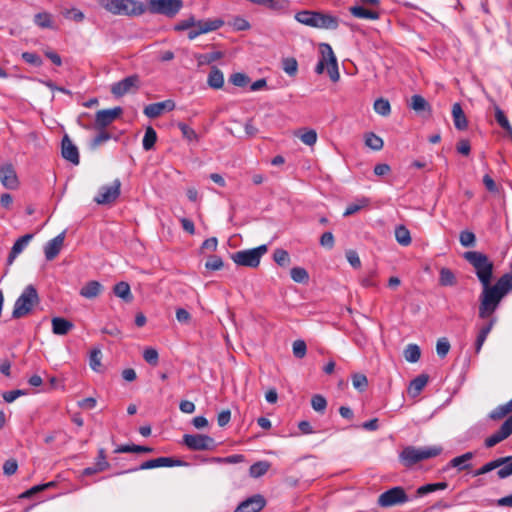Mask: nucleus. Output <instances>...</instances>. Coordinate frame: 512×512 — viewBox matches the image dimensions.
Masks as SVG:
<instances>
[{
	"label": "nucleus",
	"mask_w": 512,
	"mask_h": 512,
	"mask_svg": "<svg viewBox=\"0 0 512 512\" xmlns=\"http://www.w3.org/2000/svg\"><path fill=\"white\" fill-rule=\"evenodd\" d=\"M121 181L115 179L109 185H103L99 188L98 194L94 197V201L99 205H107L116 201L120 196Z\"/></svg>",
	"instance_id": "obj_11"
},
{
	"label": "nucleus",
	"mask_w": 512,
	"mask_h": 512,
	"mask_svg": "<svg viewBox=\"0 0 512 512\" xmlns=\"http://www.w3.org/2000/svg\"><path fill=\"white\" fill-rule=\"evenodd\" d=\"M292 280L296 283H307L309 280V274L305 268L293 267L290 271Z\"/></svg>",
	"instance_id": "obj_50"
},
{
	"label": "nucleus",
	"mask_w": 512,
	"mask_h": 512,
	"mask_svg": "<svg viewBox=\"0 0 512 512\" xmlns=\"http://www.w3.org/2000/svg\"><path fill=\"white\" fill-rule=\"evenodd\" d=\"M421 350L416 344H409L404 350V358L410 363H415L420 359Z\"/></svg>",
	"instance_id": "obj_45"
},
{
	"label": "nucleus",
	"mask_w": 512,
	"mask_h": 512,
	"mask_svg": "<svg viewBox=\"0 0 512 512\" xmlns=\"http://www.w3.org/2000/svg\"><path fill=\"white\" fill-rule=\"evenodd\" d=\"M452 117L454 126L458 130H465L468 127V121L460 103H454L452 106Z\"/></svg>",
	"instance_id": "obj_29"
},
{
	"label": "nucleus",
	"mask_w": 512,
	"mask_h": 512,
	"mask_svg": "<svg viewBox=\"0 0 512 512\" xmlns=\"http://www.w3.org/2000/svg\"><path fill=\"white\" fill-rule=\"evenodd\" d=\"M464 258L473 266L482 286L489 285L493 275V263L489 258L479 251H467L464 253Z\"/></svg>",
	"instance_id": "obj_3"
},
{
	"label": "nucleus",
	"mask_w": 512,
	"mask_h": 512,
	"mask_svg": "<svg viewBox=\"0 0 512 512\" xmlns=\"http://www.w3.org/2000/svg\"><path fill=\"white\" fill-rule=\"evenodd\" d=\"M495 119L502 129L512 137V126L510 125L505 113L499 108H495Z\"/></svg>",
	"instance_id": "obj_49"
},
{
	"label": "nucleus",
	"mask_w": 512,
	"mask_h": 512,
	"mask_svg": "<svg viewBox=\"0 0 512 512\" xmlns=\"http://www.w3.org/2000/svg\"><path fill=\"white\" fill-rule=\"evenodd\" d=\"M311 406L316 412L324 413L327 407V401L322 395L316 394L311 399Z\"/></svg>",
	"instance_id": "obj_56"
},
{
	"label": "nucleus",
	"mask_w": 512,
	"mask_h": 512,
	"mask_svg": "<svg viewBox=\"0 0 512 512\" xmlns=\"http://www.w3.org/2000/svg\"><path fill=\"white\" fill-rule=\"evenodd\" d=\"M205 267H206V269L212 270V271L220 270L223 267V261H222L221 257H219L217 255H211L207 259V261L205 263Z\"/></svg>",
	"instance_id": "obj_61"
},
{
	"label": "nucleus",
	"mask_w": 512,
	"mask_h": 512,
	"mask_svg": "<svg viewBox=\"0 0 512 512\" xmlns=\"http://www.w3.org/2000/svg\"><path fill=\"white\" fill-rule=\"evenodd\" d=\"M183 443L193 451L211 450L215 447L214 439L202 434H185Z\"/></svg>",
	"instance_id": "obj_14"
},
{
	"label": "nucleus",
	"mask_w": 512,
	"mask_h": 512,
	"mask_svg": "<svg viewBox=\"0 0 512 512\" xmlns=\"http://www.w3.org/2000/svg\"><path fill=\"white\" fill-rule=\"evenodd\" d=\"M102 352L99 348H94L90 351L89 365L95 372H100L102 367Z\"/></svg>",
	"instance_id": "obj_44"
},
{
	"label": "nucleus",
	"mask_w": 512,
	"mask_h": 512,
	"mask_svg": "<svg viewBox=\"0 0 512 512\" xmlns=\"http://www.w3.org/2000/svg\"><path fill=\"white\" fill-rule=\"evenodd\" d=\"M194 57L197 60L198 66H204L221 59L223 57V53L216 51L205 54H195Z\"/></svg>",
	"instance_id": "obj_39"
},
{
	"label": "nucleus",
	"mask_w": 512,
	"mask_h": 512,
	"mask_svg": "<svg viewBox=\"0 0 512 512\" xmlns=\"http://www.w3.org/2000/svg\"><path fill=\"white\" fill-rule=\"evenodd\" d=\"M428 376L426 374H420L416 378H414L408 387V393L412 397H417L421 391L424 389V387L428 383Z\"/></svg>",
	"instance_id": "obj_33"
},
{
	"label": "nucleus",
	"mask_w": 512,
	"mask_h": 512,
	"mask_svg": "<svg viewBox=\"0 0 512 512\" xmlns=\"http://www.w3.org/2000/svg\"><path fill=\"white\" fill-rule=\"evenodd\" d=\"M409 501V497L401 486H396L380 494L378 498V505L380 507H392L399 504H404Z\"/></svg>",
	"instance_id": "obj_10"
},
{
	"label": "nucleus",
	"mask_w": 512,
	"mask_h": 512,
	"mask_svg": "<svg viewBox=\"0 0 512 512\" xmlns=\"http://www.w3.org/2000/svg\"><path fill=\"white\" fill-rule=\"evenodd\" d=\"M511 459H512V456H505V457H500V458L494 459L490 462H487L479 469L475 470L473 475L480 476V475L489 473L497 468L499 470L500 468L505 466V464H507L509 461H511Z\"/></svg>",
	"instance_id": "obj_26"
},
{
	"label": "nucleus",
	"mask_w": 512,
	"mask_h": 512,
	"mask_svg": "<svg viewBox=\"0 0 512 512\" xmlns=\"http://www.w3.org/2000/svg\"><path fill=\"white\" fill-rule=\"evenodd\" d=\"M441 446L415 447L406 446L399 454V460L405 467H412L415 464L436 457L442 453Z\"/></svg>",
	"instance_id": "obj_2"
},
{
	"label": "nucleus",
	"mask_w": 512,
	"mask_h": 512,
	"mask_svg": "<svg viewBox=\"0 0 512 512\" xmlns=\"http://www.w3.org/2000/svg\"><path fill=\"white\" fill-rule=\"evenodd\" d=\"M0 182L7 189L18 187V177L12 164H6L0 168Z\"/></svg>",
	"instance_id": "obj_21"
},
{
	"label": "nucleus",
	"mask_w": 512,
	"mask_h": 512,
	"mask_svg": "<svg viewBox=\"0 0 512 512\" xmlns=\"http://www.w3.org/2000/svg\"><path fill=\"white\" fill-rule=\"evenodd\" d=\"M295 20L302 25L317 28L335 30L339 26V19L320 11L302 10L295 14Z\"/></svg>",
	"instance_id": "obj_1"
},
{
	"label": "nucleus",
	"mask_w": 512,
	"mask_h": 512,
	"mask_svg": "<svg viewBox=\"0 0 512 512\" xmlns=\"http://www.w3.org/2000/svg\"><path fill=\"white\" fill-rule=\"evenodd\" d=\"M186 465V463L180 459H175L172 457H159L155 459H150L145 462H143L139 467L132 468L120 473H117L118 475L124 474V473H130V472H136L139 470H148V469H154L159 467H176V466H183Z\"/></svg>",
	"instance_id": "obj_13"
},
{
	"label": "nucleus",
	"mask_w": 512,
	"mask_h": 512,
	"mask_svg": "<svg viewBox=\"0 0 512 512\" xmlns=\"http://www.w3.org/2000/svg\"><path fill=\"white\" fill-rule=\"evenodd\" d=\"M368 205V200L365 198L357 199L355 202H352L347 205L346 209L343 212L344 216L352 215L358 211H360L362 208L366 207Z\"/></svg>",
	"instance_id": "obj_53"
},
{
	"label": "nucleus",
	"mask_w": 512,
	"mask_h": 512,
	"mask_svg": "<svg viewBox=\"0 0 512 512\" xmlns=\"http://www.w3.org/2000/svg\"><path fill=\"white\" fill-rule=\"evenodd\" d=\"M229 81L234 86L244 87V86H246L249 83L250 78L246 74H244V73L237 72V73H234V74H232L230 76Z\"/></svg>",
	"instance_id": "obj_57"
},
{
	"label": "nucleus",
	"mask_w": 512,
	"mask_h": 512,
	"mask_svg": "<svg viewBox=\"0 0 512 512\" xmlns=\"http://www.w3.org/2000/svg\"><path fill=\"white\" fill-rule=\"evenodd\" d=\"M109 466H110V464L106 460L105 450L103 448H100L98 451V456H97L96 462H94V466L85 468L82 472V475L90 476L95 473H98V472L108 469Z\"/></svg>",
	"instance_id": "obj_24"
},
{
	"label": "nucleus",
	"mask_w": 512,
	"mask_h": 512,
	"mask_svg": "<svg viewBox=\"0 0 512 512\" xmlns=\"http://www.w3.org/2000/svg\"><path fill=\"white\" fill-rule=\"evenodd\" d=\"M495 323H496V318H491L488 323H486L484 326H482L480 328L479 333L476 338V341H475L476 353L480 352L484 342L487 339V336L489 335V333L492 330Z\"/></svg>",
	"instance_id": "obj_32"
},
{
	"label": "nucleus",
	"mask_w": 512,
	"mask_h": 512,
	"mask_svg": "<svg viewBox=\"0 0 512 512\" xmlns=\"http://www.w3.org/2000/svg\"><path fill=\"white\" fill-rule=\"evenodd\" d=\"M503 296L496 291L490 284L483 286L480 297L479 317L482 319L490 318L498 308Z\"/></svg>",
	"instance_id": "obj_7"
},
{
	"label": "nucleus",
	"mask_w": 512,
	"mask_h": 512,
	"mask_svg": "<svg viewBox=\"0 0 512 512\" xmlns=\"http://www.w3.org/2000/svg\"><path fill=\"white\" fill-rule=\"evenodd\" d=\"M395 238L402 246H408L411 243V234L407 226H396Z\"/></svg>",
	"instance_id": "obj_43"
},
{
	"label": "nucleus",
	"mask_w": 512,
	"mask_h": 512,
	"mask_svg": "<svg viewBox=\"0 0 512 512\" xmlns=\"http://www.w3.org/2000/svg\"><path fill=\"white\" fill-rule=\"evenodd\" d=\"M295 136L307 146L315 145L318 138L317 132L314 129H300L295 132Z\"/></svg>",
	"instance_id": "obj_37"
},
{
	"label": "nucleus",
	"mask_w": 512,
	"mask_h": 512,
	"mask_svg": "<svg viewBox=\"0 0 512 512\" xmlns=\"http://www.w3.org/2000/svg\"><path fill=\"white\" fill-rule=\"evenodd\" d=\"M22 59L33 66L39 67L42 65V59L40 56L33 52H23L21 55Z\"/></svg>",
	"instance_id": "obj_63"
},
{
	"label": "nucleus",
	"mask_w": 512,
	"mask_h": 512,
	"mask_svg": "<svg viewBox=\"0 0 512 512\" xmlns=\"http://www.w3.org/2000/svg\"><path fill=\"white\" fill-rule=\"evenodd\" d=\"M459 240L462 246L471 247L475 243V234L468 230L462 231Z\"/></svg>",
	"instance_id": "obj_64"
},
{
	"label": "nucleus",
	"mask_w": 512,
	"mask_h": 512,
	"mask_svg": "<svg viewBox=\"0 0 512 512\" xmlns=\"http://www.w3.org/2000/svg\"><path fill=\"white\" fill-rule=\"evenodd\" d=\"M447 487H448V483L445 481L437 482V483H428V484L419 486L416 490V495L418 497H422L429 493H433V492H436L439 490H445V489H447Z\"/></svg>",
	"instance_id": "obj_36"
},
{
	"label": "nucleus",
	"mask_w": 512,
	"mask_h": 512,
	"mask_svg": "<svg viewBox=\"0 0 512 512\" xmlns=\"http://www.w3.org/2000/svg\"><path fill=\"white\" fill-rule=\"evenodd\" d=\"M449 350H450V343H449L448 339L445 337L438 339L437 344H436L437 355L440 358H444L447 356Z\"/></svg>",
	"instance_id": "obj_58"
},
{
	"label": "nucleus",
	"mask_w": 512,
	"mask_h": 512,
	"mask_svg": "<svg viewBox=\"0 0 512 512\" xmlns=\"http://www.w3.org/2000/svg\"><path fill=\"white\" fill-rule=\"evenodd\" d=\"M512 434V415L509 416L501 425L498 431L485 439L484 445L486 448H492L496 444L505 440Z\"/></svg>",
	"instance_id": "obj_17"
},
{
	"label": "nucleus",
	"mask_w": 512,
	"mask_h": 512,
	"mask_svg": "<svg viewBox=\"0 0 512 512\" xmlns=\"http://www.w3.org/2000/svg\"><path fill=\"white\" fill-rule=\"evenodd\" d=\"M62 156L64 159L75 165L79 164L80 159L78 149L67 135L62 139Z\"/></svg>",
	"instance_id": "obj_22"
},
{
	"label": "nucleus",
	"mask_w": 512,
	"mask_h": 512,
	"mask_svg": "<svg viewBox=\"0 0 512 512\" xmlns=\"http://www.w3.org/2000/svg\"><path fill=\"white\" fill-rule=\"evenodd\" d=\"M457 283L456 276L449 268H441L439 273V284L441 286H454Z\"/></svg>",
	"instance_id": "obj_40"
},
{
	"label": "nucleus",
	"mask_w": 512,
	"mask_h": 512,
	"mask_svg": "<svg viewBox=\"0 0 512 512\" xmlns=\"http://www.w3.org/2000/svg\"><path fill=\"white\" fill-rule=\"evenodd\" d=\"M74 327V324L62 317H54L52 319V332L56 335H66Z\"/></svg>",
	"instance_id": "obj_30"
},
{
	"label": "nucleus",
	"mask_w": 512,
	"mask_h": 512,
	"mask_svg": "<svg viewBox=\"0 0 512 512\" xmlns=\"http://www.w3.org/2000/svg\"><path fill=\"white\" fill-rule=\"evenodd\" d=\"M409 107L417 114H426L430 116L432 113V108L429 102L423 96L418 94L411 97Z\"/></svg>",
	"instance_id": "obj_25"
},
{
	"label": "nucleus",
	"mask_w": 512,
	"mask_h": 512,
	"mask_svg": "<svg viewBox=\"0 0 512 512\" xmlns=\"http://www.w3.org/2000/svg\"><path fill=\"white\" fill-rule=\"evenodd\" d=\"M34 23L40 28H52V16L47 12H40L34 16Z\"/></svg>",
	"instance_id": "obj_51"
},
{
	"label": "nucleus",
	"mask_w": 512,
	"mask_h": 512,
	"mask_svg": "<svg viewBox=\"0 0 512 512\" xmlns=\"http://www.w3.org/2000/svg\"><path fill=\"white\" fill-rule=\"evenodd\" d=\"M191 29H197V20L196 18L191 15L188 18L179 21L174 26L175 31H184V30H191Z\"/></svg>",
	"instance_id": "obj_52"
},
{
	"label": "nucleus",
	"mask_w": 512,
	"mask_h": 512,
	"mask_svg": "<svg viewBox=\"0 0 512 512\" xmlns=\"http://www.w3.org/2000/svg\"><path fill=\"white\" fill-rule=\"evenodd\" d=\"M39 301L40 299L36 288L33 285L26 286L15 301L12 318L19 319L28 315Z\"/></svg>",
	"instance_id": "obj_5"
},
{
	"label": "nucleus",
	"mask_w": 512,
	"mask_h": 512,
	"mask_svg": "<svg viewBox=\"0 0 512 512\" xmlns=\"http://www.w3.org/2000/svg\"><path fill=\"white\" fill-rule=\"evenodd\" d=\"M140 88V77L137 74L130 75L111 86V93L115 97H122L129 93H136Z\"/></svg>",
	"instance_id": "obj_12"
},
{
	"label": "nucleus",
	"mask_w": 512,
	"mask_h": 512,
	"mask_svg": "<svg viewBox=\"0 0 512 512\" xmlns=\"http://www.w3.org/2000/svg\"><path fill=\"white\" fill-rule=\"evenodd\" d=\"M123 110L121 107H114L112 109H103L97 111L95 115V127L97 129H104L112 122H114L117 118L121 116Z\"/></svg>",
	"instance_id": "obj_16"
},
{
	"label": "nucleus",
	"mask_w": 512,
	"mask_h": 512,
	"mask_svg": "<svg viewBox=\"0 0 512 512\" xmlns=\"http://www.w3.org/2000/svg\"><path fill=\"white\" fill-rule=\"evenodd\" d=\"M270 464L267 461H258L250 466L249 475L252 478H259L266 474L269 470Z\"/></svg>",
	"instance_id": "obj_41"
},
{
	"label": "nucleus",
	"mask_w": 512,
	"mask_h": 512,
	"mask_svg": "<svg viewBox=\"0 0 512 512\" xmlns=\"http://www.w3.org/2000/svg\"><path fill=\"white\" fill-rule=\"evenodd\" d=\"M34 237V234L28 233L21 237H19L14 245L11 248V251L8 255L7 262L8 264L13 263V261L16 259V257L24 251V249L28 246L32 238Z\"/></svg>",
	"instance_id": "obj_23"
},
{
	"label": "nucleus",
	"mask_w": 512,
	"mask_h": 512,
	"mask_svg": "<svg viewBox=\"0 0 512 512\" xmlns=\"http://www.w3.org/2000/svg\"><path fill=\"white\" fill-rule=\"evenodd\" d=\"M474 457L473 452H466L460 456L454 457L448 462V467L457 468L459 471L469 469L471 464L469 463Z\"/></svg>",
	"instance_id": "obj_31"
},
{
	"label": "nucleus",
	"mask_w": 512,
	"mask_h": 512,
	"mask_svg": "<svg viewBox=\"0 0 512 512\" xmlns=\"http://www.w3.org/2000/svg\"><path fill=\"white\" fill-rule=\"evenodd\" d=\"M273 260L281 267H288L291 263L290 255L284 249H276L273 253Z\"/></svg>",
	"instance_id": "obj_48"
},
{
	"label": "nucleus",
	"mask_w": 512,
	"mask_h": 512,
	"mask_svg": "<svg viewBox=\"0 0 512 512\" xmlns=\"http://www.w3.org/2000/svg\"><path fill=\"white\" fill-rule=\"evenodd\" d=\"M224 25V21L220 18L197 20V29H191L188 32V39L194 40L201 34L216 31Z\"/></svg>",
	"instance_id": "obj_15"
},
{
	"label": "nucleus",
	"mask_w": 512,
	"mask_h": 512,
	"mask_svg": "<svg viewBox=\"0 0 512 512\" xmlns=\"http://www.w3.org/2000/svg\"><path fill=\"white\" fill-rule=\"evenodd\" d=\"M492 287L504 296L512 289V275L504 274Z\"/></svg>",
	"instance_id": "obj_38"
},
{
	"label": "nucleus",
	"mask_w": 512,
	"mask_h": 512,
	"mask_svg": "<svg viewBox=\"0 0 512 512\" xmlns=\"http://www.w3.org/2000/svg\"><path fill=\"white\" fill-rule=\"evenodd\" d=\"M352 384L355 389L362 392L368 386V379L364 374L356 373L352 376Z\"/></svg>",
	"instance_id": "obj_55"
},
{
	"label": "nucleus",
	"mask_w": 512,
	"mask_h": 512,
	"mask_svg": "<svg viewBox=\"0 0 512 512\" xmlns=\"http://www.w3.org/2000/svg\"><path fill=\"white\" fill-rule=\"evenodd\" d=\"M374 111L381 116H388L391 113V105L385 98H378L373 105Z\"/></svg>",
	"instance_id": "obj_47"
},
{
	"label": "nucleus",
	"mask_w": 512,
	"mask_h": 512,
	"mask_svg": "<svg viewBox=\"0 0 512 512\" xmlns=\"http://www.w3.org/2000/svg\"><path fill=\"white\" fill-rule=\"evenodd\" d=\"M365 145L374 151H379L383 148L384 142L382 138L370 132L365 135Z\"/></svg>",
	"instance_id": "obj_46"
},
{
	"label": "nucleus",
	"mask_w": 512,
	"mask_h": 512,
	"mask_svg": "<svg viewBox=\"0 0 512 512\" xmlns=\"http://www.w3.org/2000/svg\"><path fill=\"white\" fill-rule=\"evenodd\" d=\"M156 141H157L156 131L154 130L153 127L148 126L145 130V134H144L143 141H142L143 149L146 151L151 150L154 147Z\"/></svg>",
	"instance_id": "obj_42"
},
{
	"label": "nucleus",
	"mask_w": 512,
	"mask_h": 512,
	"mask_svg": "<svg viewBox=\"0 0 512 512\" xmlns=\"http://www.w3.org/2000/svg\"><path fill=\"white\" fill-rule=\"evenodd\" d=\"M175 109V102L173 100H165L162 102L152 103L144 108V114L148 118H157L165 111H172Z\"/></svg>",
	"instance_id": "obj_20"
},
{
	"label": "nucleus",
	"mask_w": 512,
	"mask_h": 512,
	"mask_svg": "<svg viewBox=\"0 0 512 512\" xmlns=\"http://www.w3.org/2000/svg\"><path fill=\"white\" fill-rule=\"evenodd\" d=\"M267 250V245L263 244L256 248L237 251L232 254V260L239 266L256 268Z\"/></svg>",
	"instance_id": "obj_9"
},
{
	"label": "nucleus",
	"mask_w": 512,
	"mask_h": 512,
	"mask_svg": "<svg viewBox=\"0 0 512 512\" xmlns=\"http://www.w3.org/2000/svg\"><path fill=\"white\" fill-rule=\"evenodd\" d=\"M146 11L174 18L183 8L182 0H147Z\"/></svg>",
	"instance_id": "obj_8"
},
{
	"label": "nucleus",
	"mask_w": 512,
	"mask_h": 512,
	"mask_svg": "<svg viewBox=\"0 0 512 512\" xmlns=\"http://www.w3.org/2000/svg\"><path fill=\"white\" fill-rule=\"evenodd\" d=\"M293 354L296 358H303L306 355L307 352V346L305 341L303 340H296L293 342L292 345Z\"/></svg>",
	"instance_id": "obj_60"
},
{
	"label": "nucleus",
	"mask_w": 512,
	"mask_h": 512,
	"mask_svg": "<svg viewBox=\"0 0 512 512\" xmlns=\"http://www.w3.org/2000/svg\"><path fill=\"white\" fill-rule=\"evenodd\" d=\"M266 506L265 498L256 494L242 501L234 512H259Z\"/></svg>",
	"instance_id": "obj_18"
},
{
	"label": "nucleus",
	"mask_w": 512,
	"mask_h": 512,
	"mask_svg": "<svg viewBox=\"0 0 512 512\" xmlns=\"http://www.w3.org/2000/svg\"><path fill=\"white\" fill-rule=\"evenodd\" d=\"M103 290L100 282L92 280L87 282L81 289L79 294L86 299L96 298Z\"/></svg>",
	"instance_id": "obj_28"
},
{
	"label": "nucleus",
	"mask_w": 512,
	"mask_h": 512,
	"mask_svg": "<svg viewBox=\"0 0 512 512\" xmlns=\"http://www.w3.org/2000/svg\"><path fill=\"white\" fill-rule=\"evenodd\" d=\"M65 235L66 231L64 230L45 244L44 254L47 261H52L59 255L64 244Z\"/></svg>",
	"instance_id": "obj_19"
},
{
	"label": "nucleus",
	"mask_w": 512,
	"mask_h": 512,
	"mask_svg": "<svg viewBox=\"0 0 512 512\" xmlns=\"http://www.w3.org/2000/svg\"><path fill=\"white\" fill-rule=\"evenodd\" d=\"M321 59L315 67L317 74H322L327 68L328 75L333 82H337L340 78L337 58L333 52V49L328 43H321L319 45Z\"/></svg>",
	"instance_id": "obj_6"
},
{
	"label": "nucleus",
	"mask_w": 512,
	"mask_h": 512,
	"mask_svg": "<svg viewBox=\"0 0 512 512\" xmlns=\"http://www.w3.org/2000/svg\"><path fill=\"white\" fill-rule=\"evenodd\" d=\"M113 292L126 303H130L133 300L130 285L127 282L121 281L115 284Z\"/></svg>",
	"instance_id": "obj_35"
},
{
	"label": "nucleus",
	"mask_w": 512,
	"mask_h": 512,
	"mask_svg": "<svg viewBox=\"0 0 512 512\" xmlns=\"http://www.w3.org/2000/svg\"><path fill=\"white\" fill-rule=\"evenodd\" d=\"M350 13L359 19L377 20L380 13L373 9H368L363 5H355L349 8Z\"/></svg>",
	"instance_id": "obj_27"
},
{
	"label": "nucleus",
	"mask_w": 512,
	"mask_h": 512,
	"mask_svg": "<svg viewBox=\"0 0 512 512\" xmlns=\"http://www.w3.org/2000/svg\"><path fill=\"white\" fill-rule=\"evenodd\" d=\"M207 83L213 89H221L224 85V74L216 66H212L208 75Z\"/></svg>",
	"instance_id": "obj_34"
},
{
	"label": "nucleus",
	"mask_w": 512,
	"mask_h": 512,
	"mask_svg": "<svg viewBox=\"0 0 512 512\" xmlns=\"http://www.w3.org/2000/svg\"><path fill=\"white\" fill-rule=\"evenodd\" d=\"M511 411L507 408L506 404H502L497 406L489 413V418L491 420H500L507 416Z\"/></svg>",
	"instance_id": "obj_59"
},
{
	"label": "nucleus",
	"mask_w": 512,
	"mask_h": 512,
	"mask_svg": "<svg viewBox=\"0 0 512 512\" xmlns=\"http://www.w3.org/2000/svg\"><path fill=\"white\" fill-rule=\"evenodd\" d=\"M101 6L114 15L140 16L146 12L145 4L137 0H100Z\"/></svg>",
	"instance_id": "obj_4"
},
{
	"label": "nucleus",
	"mask_w": 512,
	"mask_h": 512,
	"mask_svg": "<svg viewBox=\"0 0 512 512\" xmlns=\"http://www.w3.org/2000/svg\"><path fill=\"white\" fill-rule=\"evenodd\" d=\"M282 68L286 74L289 76H295L298 71V63L297 60L293 57H288L283 59Z\"/></svg>",
	"instance_id": "obj_54"
},
{
	"label": "nucleus",
	"mask_w": 512,
	"mask_h": 512,
	"mask_svg": "<svg viewBox=\"0 0 512 512\" xmlns=\"http://www.w3.org/2000/svg\"><path fill=\"white\" fill-rule=\"evenodd\" d=\"M143 358L148 364L155 366L158 364L159 354L154 348H146L143 352Z\"/></svg>",
	"instance_id": "obj_62"
}]
</instances>
